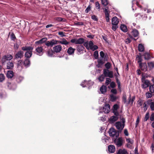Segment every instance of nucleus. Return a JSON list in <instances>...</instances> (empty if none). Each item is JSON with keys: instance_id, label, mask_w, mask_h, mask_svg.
<instances>
[{"instance_id": "1", "label": "nucleus", "mask_w": 154, "mask_h": 154, "mask_svg": "<svg viewBox=\"0 0 154 154\" xmlns=\"http://www.w3.org/2000/svg\"><path fill=\"white\" fill-rule=\"evenodd\" d=\"M109 136L113 138V139H115V138H117L119 135V132L113 128L109 129Z\"/></svg>"}, {"instance_id": "17", "label": "nucleus", "mask_w": 154, "mask_h": 154, "mask_svg": "<svg viewBox=\"0 0 154 154\" xmlns=\"http://www.w3.org/2000/svg\"><path fill=\"white\" fill-rule=\"evenodd\" d=\"M135 96H133L131 97V95L130 94L128 99V101H127L126 104L128 105L130 104L132 105L135 99Z\"/></svg>"}, {"instance_id": "32", "label": "nucleus", "mask_w": 154, "mask_h": 154, "mask_svg": "<svg viewBox=\"0 0 154 154\" xmlns=\"http://www.w3.org/2000/svg\"><path fill=\"white\" fill-rule=\"evenodd\" d=\"M47 40V39L46 38H43L39 40L36 41L35 42V43L36 44H42L45 42Z\"/></svg>"}, {"instance_id": "56", "label": "nucleus", "mask_w": 154, "mask_h": 154, "mask_svg": "<svg viewBox=\"0 0 154 154\" xmlns=\"http://www.w3.org/2000/svg\"><path fill=\"white\" fill-rule=\"evenodd\" d=\"M116 82L118 85V89L120 90V91H121V84L120 82L118 80L117 78L116 79Z\"/></svg>"}, {"instance_id": "16", "label": "nucleus", "mask_w": 154, "mask_h": 154, "mask_svg": "<svg viewBox=\"0 0 154 154\" xmlns=\"http://www.w3.org/2000/svg\"><path fill=\"white\" fill-rule=\"evenodd\" d=\"M119 108V106L117 104H115L113 106L112 112L115 116H119V113L118 111V109Z\"/></svg>"}, {"instance_id": "59", "label": "nucleus", "mask_w": 154, "mask_h": 154, "mask_svg": "<svg viewBox=\"0 0 154 154\" xmlns=\"http://www.w3.org/2000/svg\"><path fill=\"white\" fill-rule=\"evenodd\" d=\"M111 81V79L110 78H106V85H108Z\"/></svg>"}, {"instance_id": "5", "label": "nucleus", "mask_w": 154, "mask_h": 154, "mask_svg": "<svg viewBox=\"0 0 154 154\" xmlns=\"http://www.w3.org/2000/svg\"><path fill=\"white\" fill-rule=\"evenodd\" d=\"M103 73L105 77H108L110 78H112L113 77V72L109 71L108 69H104Z\"/></svg>"}, {"instance_id": "15", "label": "nucleus", "mask_w": 154, "mask_h": 154, "mask_svg": "<svg viewBox=\"0 0 154 154\" xmlns=\"http://www.w3.org/2000/svg\"><path fill=\"white\" fill-rule=\"evenodd\" d=\"M140 69L142 71L145 72L147 70V66L146 63H142L139 64Z\"/></svg>"}, {"instance_id": "28", "label": "nucleus", "mask_w": 154, "mask_h": 154, "mask_svg": "<svg viewBox=\"0 0 154 154\" xmlns=\"http://www.w3.org/2000/svg\"><path fill=\"white\" fill-rule=\"evenodd\" d=\"M14 63L10 61L8 62L7 65V68L8 69H11L14 67Z\"/></svg>"}, {"instance_id": "6", "label": "nucleus", "mask_w": 154, "mask_h": 154, "mask_svg": "<svg viewBox=\"0 0 154 154\" xmlns=\"http://www.w3.org/2000/svg\"><path fill=\"white\" fill-rule=\"evenodd\" d=\"M84 39L81 38L79 39L76 38H73L70 40L71 42L75 43V44H82L84 42Z\"/></svg>"}, {"instance_id": "27", "label": "nucleus", "mask_w": 154, "mask_h": 154, "mask_svg": "<svg viewBox=\"0 0 154 154\" xmlns=\"http://www.w3.org/2000/svg\"><path fill=\"white\" fill-rule=\"evenodd\" d=\"M120 28L121 30L124 32H126L127 31L128 29L127 26L124 24L121 25Z\"/></svg>"}, {"instance_id": "4", "label": "nucleus", "mask_w": 154, "mask_h": 154, "mask_svg": "<svg viewBox=\"0 0 154 154\" xmlns=\"http://www.w3.org/2000/svg\"><path fill=\"white\" fill-rule=\"evenodd\" d=\"M13 58V56L11 54H8L3 56L1 60V62L3 64L7 61L10 60Z\"/></svg>"}, {"instance_id": "30", "label": "nucleus", "mask_w": 154, "mask_h": 154, "mask_svg": "<svg viewBox=\"0 0 154 154\" xmlns=\"http://www.w3.org/2000/svg\"><path fill=\"white\" fill-rule=\"evenodd\" d=\"M132 35L135 37H137L139 35V32L136 29H133L131 32Z\"/></svg>"}, {"instance_id": "34", "label": "nucleus", "mask_w": 154, "mask_h": 154, "mask_svg": "<svg viewBox=\"0 0 154 154\" xmlns=\"http://www.w3.org/2000/svg\"><path fill=\"white\" fill-rule=\"evenodd\" d=\"M106 87L104 85H102L100 88V91L102 94H104L106 92Z\"/></svg>"}, {"instance_id": "55", "label": "nucleus", "mask_w": 154, "mask_h": 154, "mask_svg": "<svg viewBox=\"0 0 154 154\" xmlns=\"http://www.w3.org/2000/svg\"><path fill=\"white\" fill-rule=\"evenodd\" d=\"M152 93H149L148 92H147L146 93V96L147 98H151L152 95Z\"/></svg>"}, {"instance_id": "8", "label": "nucleus", "mask_w": 154, "mask_h": 154, "mask_svg": "<svg viewBox=\"0 0 154 154\" xmlns=\"http://www.w3.org/2000/svg\"><path fill=\"white\" fill-rule=\"evenodd\" d=\"M58 40L56 39H51L50 41H48L45 43V45L48 47H52L54 45L57 44Z\"/></svg>"}, {"instance_id": "10", "label": "nucleus", "mask_w": 154, "mask_h": 154, "mask_svg": "<svg viewBox=\"0 0 154 154\" xmlns=\"http://www.w3.org/2000/svg\"><path fill=\"white\" fill-rule=\"evenodd\" d=\"M94 84V82L91 81L87 82L85 80L84 82H83L81 84V85L83 87H87L88 86L90 87L92 86Z\"/></svg>"}, {"instance_id": "7", "label": "nucleus", "mask_w": 154, "mask_h": 154, "mask_svg": "<svg viewBox=\"0 0 154 154\" xmlns=\"http://www.w3.org/2000/svg\"><path fill=\"white\" fill-rule=\"evenodd\" d=\"M143 0H139V1H138L137 0H133L132 1V8L133 10H134V4H136L137 6L138 7H139L140 8L142 7L143 6H141L140 5V4H143Z\"/></svg>"}, {"instance_id": "38", "label": "nucleus", "mask_w": 154, "mask_h": 154, "mask_svg": "<svg viewBox=\"0 0 154 154\" xmlns=\"http://www.w3.org/2000/svg\"><path fill=\"white\" fill-rule=\"evenodd\" d=\"M138 49L139 51L143 52L144 51V48L143 45L142 44H140L138 46Z\"/></svg>"}, {"instance_id": "31", "label": "nucleus", "mask_w": 154, "mask_h": 154, "mask_svg": "<svg viewBox=\"0 0 154 154\" xmlns=\"http://www.w3.org/2000/svg\"><path fill=\"white\" fill-rule=\"evenodd\" d=\"M22 49L23 51H31L32 52L33 48L31 46H25L22 47Z\"/></svg>"}, {"instance_id": "49", "label": "nucleus", "mask_w": 154, "mask_h": 154, "mask_svg": "<svg viewBox=\"0 0 154 154\" xmlns=\"http://www.w3.org/2000/svg\"><path fill=\"white\" fill-rule=\"evenodd\" d=\"M122 100L124 103L127 104V97L125 94H123L122 97Z\"/></svg>"}, {"instance_id": "2", "label": "nucleus", "mask_w": 154, "mask_h": 154, "mask_svg": "<svg viewBox=\"0 0 154 154\" xmlns=\"http://www.w3.org/2000/svg\"><path fill=\"white\" fill-rule=\"evenodd\" d=\"M122 122H117L115 124L116 128L119 131L122 130L125 126V119L124 118H122Z\"/></svg>"}, {"instance_id": "26", "label": "nucleus", "mask_w": 154, "mask_h": 154, "mask_svg": "<svg viewBox=\"0 0 154 154\" xmlns=\"http://www.w3.org/2000/svg\"><path fill=\"white\" fill-rule=\"evenodd\" d=\"M84 49V47L82 45H79L77 47V51L79 53V54H80L83 53V51Z\"/></svg>"}, {"instance_id": "23", "label": "nucleus", "mask_w": 154, "mask_h": 154, "mask_svg": "<svg viewBox=\"0 0 154 154\" xmlns=\"http://www.w3.org/2000/svg\"><path fill=\"white\" fill-rule=\"evenodd\" d=\"M108 150L110 153H113L115 151V147L113 145H110L108 146Z\"/></svg>"}, {"instance_id": "40", "label": "nucleus", "mask_w": 154, "mask_h": 154, "mask_svg": "<svg viewBox=\"0 0 154 154\" xmlns=\"http://www.w3.org/2000/svg\"><path fill=\"white\" fill-rule=\"evenodd\" d=\"M144 59L145 60H148L150 58V55L148 53H145L143 55Z\"/></svg>"}, {"instance_id": "52", "label": "nucleus", "mask_w": 154, "mask_h": 154, "mask_svg": "<svg viewBox=\"0 0 154 154\" xmlns=\"http://www.w3.org/2000/svg\"><path fill=\"white\" fill-rule=\"evenodd\" d=\"M23 64V62L21 60H19L18 61L17 63V66L18 68H20V67H21V68H22V65Z\"/></svg>"}, {"instance_id": "9", "label": "nucleus", "mask_w": 154, "mask_h": 154, "mask_svg": "<svg viewBox=\"0 0 154 154\" xmlns=\"http://www.w3.org/2000/svg\"><path fill=\"white\" fill-rule=\"evenodd\" d=\"M116 145L118 146H121L123 143V139L122 138L120 137L118 139L115 138V139H113Z\"/></svg>"}, {"instance_id": "46", "label": "nucleus", "mask_w": 154, "mask_h": 154, "mask_svg": "<svg viewBox=\"0 0 154 154\" xmlns=\"http://www.w3.org/2000/svg\"><path fill=\"white\" fill-rule=\"evenodd\" d=\"M149 90L151 93H154V84L151 85L149 88Z\"/></svg>"}, {"instance_id": "24", "label": "nucleus", "mask_w": 154, "mask_h": 154, "mask_svg": "<svg viewBox=\"0 0 154 154\" xmlns=\"http://www.w3.org/2000/svg\"><path fill=\"white\" fill-rule=\"evenodd\" d=\"M119 22L118 19L116 17H114L112 18V25H118Z\"/></svg>"}, {"instance_id": "19", "label": "nucleus", "mask_w": 154, "mask_h": 154, "mask_svg": "<svg viewBox=\"0 0 154 154\" xmlns=\"http://www.w3.org/2000/svg\"><path fill=\"white\" fill-rule=\"evenodd\" d=\"M107 7H106V8H105L104 9V13L105 14V15L106 16V19L107 22H108L109 21V11L108 10Z\"/></svg>"}, {"instance_id": "33", "label": "nucleus", "mask_w": 154, "mask_h": 154, "mask_svg": "<svg viewBox=\"0 0 154 154\" xmlns=\"http://www.w3.org/2000/svg\"><path fill=\"white\" fill-rule=\"evenodd\" d=\"M98 64L97 66L98 68H101L104 62H103L102 59H99L97 61Z\"/></svg>"}, {"instance_id": "50", "label": "nucleus", "mask_w": 154, "mask_h": 154, "mask_svg": "<svg viewBox=\"0 0 154 154\" xmlns=\"http://www.w3.org/2000/svg\"><path fill=\"white\" fill-rule=\"evenodd\" d=\"M149 118V113L147 112L145 116V117L144 118V122L147 121Z\"/></svg>"}, {"instance_id": "39", "label": "nucleus", "mask_w": 154, "mask_h": 154, "mask_svg": "<svg viewBox=\"0 0 154 154\" xmlns=\"http://www.w3.org/2000/svg\"><path fill=\"white\" fill-rule=\"evenodd\" d=\"M127 151L125 149H120L118 151L117 154H126Z\"/></svg>"}, {"instance_id": "35", "label": "nucleus", "mask_w": 154, "mask_h": 154, "mask_svg": "<svg viewBox=\"0 0 154 154\" xmlns=\"http://www.w3.org/2000/svg\"><path fill=\"white\" fill-rule=\"evenodd\" d=\"M23 64L26 67H28L30 65V61L29 59H25Z\"/></svg>"}, {"instance_id": "11", "label": "nucleus", "mask_w": 154, "mask_h": 154, "mask_svg": "<svg viewBox=\"0 0 154 154\" xmlns=\"http://www.w3.org/2000/svg\"><path fill=\"white\" fill-rule=\"evenodd\" d=\"M43 48L42 47H38L35 49V53L37 55L39 56H41L43 54Z\"/></svg>"}, {"instance_id": "20", "label": "nucleus", "mask_w": 154, "mask_h": 154, "mask_svg": "<svg viewBox=\"0 0 154 154\" xmlns=\"http://www.w3.org/2000/svg\"><path fill=\"white\" fill-rule=\"evenodd\" d=\"M147 104L150 106L151 110H154V103L152 102V100H149L147 102Z\"/></svg>"}, {"instance_id": "42", "label": "nucleus", "mask_w": 154, "mask_h": 154, "mask_svg": "<svg viewBox=\"0 0 154 154\" xmlns=\"http://www.w3.org/2000/svg\"><path fill=\"white\" fill-rule=\"evenodd\" d=\"M148 66L151 69L154 68V62H151L148 63Z\"/></svg>"}, {"instance_id": "3", "label": "nucleus", "mask_w": 154, "mask_h": 154, "mask_svg": "<svg viewBox=\"0 0 154 154\" xmlns=\"http://www.w3.org/2000/svg\"><path fill=\"white\" fill-rule=\"evenodd\" d=\"M141 81L142 83V87L143 88H146L149 86L150 84V82L148 80L146 79L144 76H142Z\"/></svg>"}, {"instance_id": "22", "label": "nucleus", "mask_w": 154, "mask_h": 154, "mask_svg": "<svg viewBox=\"0 0 154 154\" xmlns=\"http://www.w3.org/2000/svg\"><path fill=\"white\" fill-rule=\"evenodd\" d=\"M118 116H112L109 119V122L111 123H113L116 121L118 119Z\"/></svg>"}, {"instance_id": "63", "label": "nucleus", "mask_w": 154, "mask_h": 154, "mask_svg": "<svg viewBox=\"0 0 154 154\" xmlns=\"http://www.w3.org/2000/svg\"><path fill=\"white\" fill-rule=\"evenodd\" d=\"M74 25L76 26L83 25V23L82 22H79L74 23Z\"/></svg>"}, {"instance_id": "58", "label": "nucleus", "mask_w": 154, "mask_h": 154, "mask_svg": "<svg viewBox=\"0 0 154 154\" xmlns=\"http://www.w3.org/2000/svg\"><path fill=\"white\" fill-rule=\"evenodd\" d=\"M111 100L112 101H114L116 99V97L113 95H110Z\"/></svg>"}, {"instance_id": "25", "label": "nucleus", "mask_w": 154, "mask_h": 154, "mask_svg": "<svg viewBox=\"0 0 154 154\" xmlns=\"http://www.w3.org/2000/svg\"><path fill=\"white\" fill-rule=\"evenodd\" d=\"M75 49L72 47L69 48L67 51V52L69 55H72L74 54Z\"/></svg>"}, {"instance_id": "45", "label": "nucleus", "mask_w": 154, "mask_h": 154, "mask_svg": "<svg viewBox=\"0 0 154 154\" xmlns=\"http://www.w3.org/2000/svg\"><path fill=\"white\" fill-rule=\"evenodd\" d=\"M5 77L3 74H0V82H3L5 79Z\"/></svg>"}, {"instance_id": "53", "label": "nucleus", "mask_w": 154, "mask_h": 154, "mask_svg": "<svg viewBox=\"0 0 154 154\" xmlns=\"http://www.w3.org/2000/svg\"><path fill=\"white\" fill-rule=\"evenodd\" d=\"M101 2L102 4L105 6L107 5L108 4V2L107 0H101Z\"/></svg>"}, {"instance_id": "37", "label": "nucleus", "mask_w": 154, "mask_h": 154, "mask_svg": "<svg viewBox=\"0 0 154 154\" xmlns=\"http://www.w3.org/2000/svg\"><path fill=\"white\" fill-rule=\"evenodd\" d=\"M32 54V52L31 51H27L25 54V56L27 58H29L31 57Z\"/></svg>"}, {"instance_id": "21", "label": "nucleus", "mask_w": 154, "mask_h": 154, "mask_svg": "<svg viewBox=\"0 0 154 154\" xmlns=\"http://www.w3.org/2000/svg\"><path fill=\"white\" fill-rule=\"evenodd\" d=\"M57 42V44L58 43H60L62 45H67L69 43V42L66 41L64 38H62L60 41H58V42Z\"/></svg>"}, {"instance_id": "60", "label": "nucleus", "mask_w": 154, "mask_h": 154, "mask_svg": "<svg viewBox=\"0 0 154 154\" xmlns=\"http://www.w3.org/2000/svg\"><path fill=\"white\" fill-rule=\"evenodd\" d=\"M138 58V61L137 62L138 63H139V64L140 63H142V59L141 58V56H137Z\"/></svg>"}, {"instance_id": "47", "label": "nucleus", "mask_w": 154, "mask_h": 154, "mask_svg": "<svg viewBox=\"0 0 154 154\" xmlns=\"http://www.w3.org/2000/svg\"><path fill=\"white\" fill-rule=\"evenodd\" d=\"M93 56L95 59H97L98 58V53L97 51H94V53Z\"/></svg>"}, {"instance_id": "29", "label": "nucleus", "mask_w": 154, "mask_h": 154, "mask_svg": "<svg viewBox=\"0 0 154 154\" xmlns=\"http://www.w3.org/2000/svg\"><path fill=\"white\" fill-rule=\"evenodd\" d=\"M14 75V73L12 71H8L6 76L8 78L11 79L12 78Z\"/></svg>"}, {"instance_id": "43", "label": "nucleus", "mask_w": 154, "mask_h": 154, "mask_svg": "<svg viewBox=\"0 0 154 154\" xmlns=\"http://www.w3.org/2000/svg\"><path fill=\"white\" fill-rule=\"evenodd\" d=\"M112 66V65L111 63L108 62H107L106 63L105 65V66L106 68L107 69H110L111 66Z\"/></svg>"}, {"instance_id": "57", "label": "nucleus", "mask_w": 154, "mask_h": 154, "mask_svg": "<svg viewBox=\"0 0 154 154\" xmlns=\"http://www.w3.org/2000/svg\"><path fill=\"white\" fill-rule=\"evenodd\" d=\"M91 9V6L89 5L86 8L85 10V13H88L90 11Z\"/></svg>"}, {"instance_id": "18", "label": "nucleus", "mask_w": 154, "mask_h": 154, "mask_svg": "<svg viewBox=\"0 0 154 154\" xmlns=\"http://www.w3.org/2000/svg\"><path fill=\"white\" fill-rule=\"evenodd\" d=\"M54 52L56 53L60 52L62 50V46L60 45H58L54 46L53 48Z\"/></svg>"}, {"instance_id": "13", "label": "nucleus", "mask_w": 154, "mask_h": 154, "mask_svg": "<svg viewBox=\"0 0 154 154\" xmlns=\"http://www.w3.org/2000/svg\"><path fill=\"white\" fill-rule=\"evenodd\" d=\"M89 49H91L93 51H94L97 49L98 48V46L96 45H94L93 42L90 41L89 42Z\"/></svg>"}, {"instance_id": "36", "label": "nucleus", "mask_w": 154, "mask_h": 154, "mask_svg": "<svg viewBox=\"0 0 154 154\" xmlns=\"http://www.w3.org/2000/svg\"><path fill=\"white\" fill-rule=\"evenodd\" d=\"M135 16L136 17L137 16H139V17L142 18L143 20H145L147 19V16L146 14H144L143 15H141L140 14H138L137 15L135 14Z\"/></svg>"}, {"instance_id": "61", "label": "nucleus", "mask_w": 154, "mask_h": 154, "mask_svg": "<svg viewBox=\"0 0 154 154\" xmlns=\"http://www.w3.org/2000/svg\"><path fill=\"white\" fill-rule=\"evenodd\" d=\"M112 29L114 31H115L117 29L118 27V25H112Z\"/></svg>"}, {"instance_id": "48", "label": "nucleus", "mask_w": 154, "mask_h": 154, "mask_svg": "<svg viewBox=\"0 0 154 154\" xmlns=\"http://www.w3.org/2000/svg\"><path fill=\"white\" fill-rule=\"evenodd\" d=\"M23 78L22 76L17 77L16 78V81L18 83L22 81L23 80Z\"/></svg>"}, {"instance_id": "51", "label": "nucleus", "mask_w": 154, "mask_h": 154, "mask_svg": "<svg viewBox=\"0 0 154 154\" xmlns=\"http://www.w3.org/2000/svg\"><path fill=\"white\" fill-rule=\"evenodd\" d=\"M105 77V75H102L99 77L98 78V79L100 81L102 82L104 80Z\"/></svg>"}, {"instance_id": "41", "label": "nucleus", "mask_w": 154, "mask_h": 154, "mask_svg": "<svg viewBox=\"0 0 154 154\" xmlns=\"http://www.w3.org/2000/svg\"><path fill=\"white\" fill-rule=\"evenodd\" d=\"M47 54L49 57H52L53 54V52L51 49L47 51Z\"/></svg>"}, {"instance_id": "62", "label": "nucleus", "mask_w": 154, "mask_h": 154, "mask_svg": "<svg viewBox=\"0 0 154 154\" xmlns=\"http://www.w3.org/2000/svg\"><path fill=\"white\" fill-rule=\"evenodd\" d=\"M84 45L87 49H89V42H85L84 44Z\"/></svg>"}, {"instance_id": "54", "label": "nucleus", "mask_w": 154, "mask_h": 154, "mask_svg": "<svg viewBox=\"0 0 154 154\" xmlns=\"http://www.w3.org/2000/svg\"><path fill=\"white\" fill-rule=\"evenodd\" d=\"M95 5L96 8L98 11L100 10V6L99 2H95Z\"/></svg>"}, {"instance_id": "44", "label": "nucleus", "mask_w": 154, "mask_h": 154, "mask_svg": "<svg viewBox=\"0 0 154 154\" xmlns=\"http://www.w3.org/2000/svg\"><path fill=\"white\" fill-rule=\"evenodd\" d=\"M126 141L129 144H132L133 143V140L129 138H126Z\"/></svg>"}, {"instance_id": "12", "label": "nucleus", "mask_w": 154, "mask_h": 154, "mask_svg": "<svg viewBox=\"0 0 154 154\" xmlns=\"http://www.w3.org/2000/svg\"><path fill=\"white\" fill-rule=\"evenodd\" d=\"M110 106L108 104L106 103L103 107V110L105 113H108L110 111Z\"/></svg>"}, {"instance_id": "64", "label": "nucleus", "mask_w": 154, "mask_h": 154, "mask_svg": "<svg viewBox=\"0 0 154 154\" xmlns=\"http://www.w3.org/2000/svg\"><path fill=\"white\" fill-rule=\"evenodd\" d=\"M91 18L92 20L94 21H97L98 20V19L96 17L95 15H93L91 16Z\"/></svg>"}, {"instance_id": "14", "label": "nucleus", "mask_w": 154, "mask_h": 154, "mask_svg": "<svg viewBox=\"0 0 154 154\" xmlns=\"http://www.w3.org/2000/svg\"><path fill=\"white\" fill-rule=\"evenodd\" d=\"M23 53L21 51H18L15 55L14 59H21L23 56Z\"/></svg>"}]
</instances>
